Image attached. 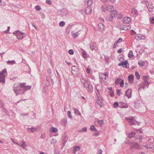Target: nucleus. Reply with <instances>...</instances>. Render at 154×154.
<instances>
[{
	"label": "nucleus",
	"mask_w": 154,
	"mask_h": 154,
	"mask_svg": "<svg viewBox=\"0 0 154 154\" xmlns=\"http://www.w3.org/2000/svg\"><path fill=\"white\" fill-rule=\"evenodd\" d=\"M79 34V33H78V32H76L75 33L73 34V38H76L78 35Z\"/></svg>",
	"instance_id": "45"
},
{
	"label": "nucleus",
	"mask_w": 154,
	"mask_h": 154,
	"mask_svg": "<svg viewBox=\"0 0 154 154\" xmlns=\"http://www.w3.org/2000/svg\"><path fill=\"white\" fill-rule=\"evenodd\" d=\"M85 87L87 89V90L90 91L91 92L93 91V87L92 85L90 84L89 82L86 85H84Z\"/></svg>",
	"instance_id": "9"
},
{
	"label": "nucleus",
	"mask_w": 154,
	"mask_h": 154,
	"mask_svg": "<svg viewBox=\"0 0 154 154\" xmlns=\"http://www.w3.org/2000/svg\"><path fill=\"white\" fill-rule=\"evenodd\" d=\"M131 29V26H126L125 25H124L123 27L122 28V27L120 28L121 29H123L125 30H128L130 29Z\"/></svg>",
	"instance_id": "23"
},
{
	"label": "nucleus",
	"mask_w": 154,
	"mask_h": 154,
	"mask_svg": "<svg viewBox=\"0 0 154 154\" xmlns=\"http://www.w3.org/2000/svg\"><path fill=\"white\" fill-rule=\"evenodd\" d=\"M131 19L130 17H125L123 18V22L125 23L128 24L131 21Z\"/></svg>",
	"instance_id": "12"
},
{
	"label": "nucleus",
	"mask_w": 154,
	"mask_h": 154,
	"mask_svg": "<svg viewBox=\"0 0 154 154\" xmlns=\"http://www.w3.org/2000/svg\"><path fill=\"white\" fill-rule=\"evenodd\" d=\"M7 63L9 65H13L15 64L16 62L15 60H13L11 61L8 60L7 61Z\"/></svg>",
	"instance_id": "25"
},
{
	"label": "nucleus",
	"mask_w": 154,
	"mask_h": 154,
	"mask_svg": "<svg viewBox=\"0 0 154 154\" xmlns=\"http://www.w3.org/2000/svg\"><path fill=\"white\" fill-rule=\"evenodd\" d=\"M56 141L54 139H52L50 141V142L51 144H54L56 143Z\"/></svg>",
	"instance_id": "50"
},
{
	"label": "nucleus",
	"mask_w": 154,
	"mask_h": 154,
	"mask_svg": "<svg viewBox=\"0 0 154 154\" xmlns=\"http://www.w3.org/2000/svg\"><path fill=\"white\" fill-rule=\"evenodd\" d=\"M67 115H68V116L69 118H70L71 119L72 118V116L71 114V112L70 111H68V112H67Z\"/></svg>",
	"instance_id": "44"
},
{
	"label": "nucleus",
	"mask_w": 154,
	"mask_h": 154,
	"mask_svg": "<svg viewBox=\"0 0 154 154\" xmlns=\"http://www.w3.org/2000/svg\"><path fill=\"white\" fill-rule=\"evenodd\" d=\"M114 92L112 91H110V96L111 97H113L114 96Z\"/></svg>",
	"instance_id": "61"
},
{
	"label": "nucleus",
	"mask_w": 154,
	"mask_h": 154,
	"mask_svg": "<svg viewBox=\"0 0 154 154\" xmlns=\"http://www.w3.org/2000/svg\"><path fill=\"white\" fill-rule=\"evenodd\" d=\"M122 40H123V39L122 38H119L118 39L117 41L119 43V42H122Z\"/></svg>",
	"instance_id": "63"
},
{
	"label": "nucleus",
	"mask_w": 154,
	"mask_h": 154,
	"mask_svg": "<svg viewBox=\"0 0 154 154\" xmlns=\"http://www.w3.org/2000/svg\"><path fill=\"white\" fill-rule=\"evenodd\" d=\"M72 73L73 75H78L80 73V71L79 69L75 66L72 67Z\"/></svg>",
	"instance_id": "6"
},
{
	"label": "nucleus",
	"mask_w": 154,
	"mask_h": 154,
	"mask_svg": "<svg viewBox=\"0 0 154 154\" xmlns=\"http://www.w3.org/2000/svg\"><path fill=\"white\" fill-rule=\"evenodd\" d=\"M80 149V147L79 146H75L74 148V150H73V153H75L76 152L79 151Z\"/></svg>",
	"instance_id": "24"
},
{
	"label": "nucleus",
	"mask_w": 154,
	"mask_h": 154,
	"mask_svg": "<svg viewBox=\"0 0 154 154\" xmlns=\"http://www.w3.org/2000/svg\"><path fill=\"white\" fill-rule=\"evenodd\" d=\"M85 10L86 13L87 14H89L91 13L92 11V8L91 6H87V7L86 8Z\"/></svg>",
	"instance_id": "17"
},
{
	"label": "nucleus",
	"mask_w": 154,
	"mask_h": 154,
	"mask_svg": "<svg viewBox=\"0 0 154 154\" xmlns=\"http://www.w3.org/2000/svg\"><path fill=\"white\" fill-rule=\"evenodd\" d=\"M147 140L148 142L151 143L154 142V138L152 137H149Z\"/></svg>",
	"instance_id": "28"
},
{
	"label": "nucleus",
	"mask_w": 154,
	"mask_h": 154,
	"mask_svg": "<svg viewBox=\"0 0 154 154\" xmlns=\"http://www.w3.org/2000/svg\"><path fill=\"white\" fill-rule=\"evenodd\" d=\"M134 79V76L133 75H129L128 77V79L130 83L133 82Z\"/></svg>",
	"instance_id": "18"
},
{
	"label": "nucleus",
	"mask_w": 154,
	"mask_h": 154,
	"mask_svg": "<svg viewBox=\"0 0 154 154\" xmlns=\"http://www.w3.org/2000/svg\"><path fill=\"white\" fill-rule=\"evenodd\" d=\"M130 146L131 150L132 151H133L134 149L138 148L139 146L136 143H131L130 144Z\"/></svg>",
	"instance_id": "8"
},
{
	"label": "nucleus",
	"mask_w": 154,
	"mask_h": 154,
	"mask_svg": "<svg viewBox=\"0 0 154 154\" xmlns=\"http://www.w3.org/2000/svg\"><path fill=\"white\" fill-rule=\"evenodd\" d=\"M35 9L37 11H40L41 10V8L39 5H37L35 7Z\"/></svg>",
	"instance_id": "49"
},
{
	"label": "nucleus",
	"mask_w": 154,
	"mask_h": 154,
	"mask_svg": "<svg viewBox=\"0 0 154 154\" xmlns=\"http://www.w3.org/2000/svg\"><path fill=\"white\" fill-rule=\"evenodd\" d=\"M135 75L136 78L137 79H140V75L139 73L137 72H135Z\"/></svg>",
	"instance_id": "35"
},
{
	"label": "nucleus",
	"mask_w": 154,
	"mask_h": 154,
	"mask_svg": "<svg viewBox=\"0 0 154 154\" xmlns=\"http://www.w3.org/2000/svg\"><path fill=\"white\" fill-rule=\"evenodd\" d=\"M121 91V90L119 89H118L117 90V95L119 96L120 95V94H119V93H120Z\"/></svg>",
	"instance_id": "57"
},
{
	"label": "nucleus",
	"mask_w": 154,
	"mask_h": 154,
	"mask_svg": "<svg viewBox=\"0 0 154 154\" xmlns=\"http://www.w3.org/2000/svg\"><path fill=\"white\" fill-rule=\"evenodd\" d=\"M149 77L148 76L145 75L143 77V79L144 81V82L143 83V88H144L146 87H147L148 88L149 85V83L148 82Z\"/></svg>",
	"instance_id": "5"
},
{
	"label": "nucleus",
	"mask_w": 154,
	"mask_h": 154,
	"mask_svg": "<svg viewBox=\"0 0 154 154\" xmlns=\"http://www.w3.org/2000/svg\"><path fill=\"white\" fill-rule=\"evenodd\" d=\"M65 10L63 9L62 10H60V11L62 13H62L61 14V15H66V14L64 13V11H65Z\"/></svg>",
	"instance_id": "56"
},
{
	"label": "nucleus",
	"mask_w": 154,
	"mask_h": 154,
	"mask_svg": "<svg viewBox=\"0 0 154 154\" xmlns=\"http://www.w3.org/2000/svg\"><path fill=\"white\" fill-rule=\"evenodd\" d=\"M81 82L83 83L84 85H86L88 83H89V82L87 80H86L85 78H83L81 79Z\"/></svg>",
	"instance_id": "30"
},
{
	"label": "nucleus",
	"mask_w": 154,
	"mask_h": 154,
	"mask_svg": "<svg viewBox=\"0 0 154 154\" xmlns=\"http://www.w3.org/2000/svg\"><path fill=\"white\" fill-rule=\"evenodd\" d=\"M100 30H103L104 28V26L102 23H100L98 25Z\"/></svg>",
	"instance_id": "31"
},
{
	"label": "nucleus",
	"mask_w": 154,
	"mask_h": 154,
	"mask_svg": "<svg viewBox=\"0 0 154 154\" xmlns=\"http://www.w3.org/2000/svg\"><path fill=\"white\" fill-rule=\"evenodd\" d=\"M136 34V33L134 30L132 29L131 30V35H135Z\"/></svg>",
	"instance_id": "52"
},
{
	"label": "nucleus",
	"mask_w": 154,
	"mask_h": 154,
	"mask_svg": "<svg viewBox=\"0 0 154 154\" xmlns=\"http://www.w3.org/2000/svg\"><path fill=\"white\" fill-rule=\"evenodd\" d=\"M131 13L132 15L135 17L137 16L138 15L137 11L134 8H132L131 9Z\"/></svg>",
	"instance_id": "15"
},
{
	"label": "nucleus",
	"mask_w": 154,
	"mask_h": 154,
	"mask_svg": "<svg viewBox=\"0 0 154 154\" xmlns=\"http://www.w3.org/2000/svg\"><path fill=\"white\" fill-rule=\"evenodd\" d=\"M119 107L121 108H127L128 107V105L122 102H120Z\"/></svg>",
	"instance_id": "16"
},
{
	"label": "nucleus",
	"mask_w": 154,
	"mask_h": 154,
	"mask_svg": "<svg viewBox=\"0 0 154 154\" xmlns=\"http://www.w3.org/2000/svg\"><path fill=\"white\" fill-rule=\"evenodd\" d=\"M136 135L135 132H131L128 134V137L130 138H133V137L135 139L136 137V136H135Z\"/></svg>",
	"instance_id": "14"
},
{
	"label": "nucleus",
	"mask_w": 154,
	"mask_h": 154,
	"mask_svg": "<svg viewBox=\"0 0 154 154\" xmlns=\"http://www.w3.org/2000/svg\"><path fill=\"white\" fill-rule=\"evenodd\" d=\"M128 57L130 58H131L134 56L133 51L132 50H130L128 54Z\"/></svg>",
	"instance_id": "27"
},
{
	"label": "nucleus",
	"mask_w": 154,
	"mask_h": 154,
	"mask_svg": "<svg viewBox=\"0 0 154 154\" xmlns=\"http://www.w3.org/2000/svg\"><path fill=\"white\" fill-rule=\"evenodd\" d=\"M37 128H28V130H31V132H33L36 131H37Z\"/></svg>",
	"instance_id": "29"
},
{
	"label": "nucleus",
	"mask_w": 154,
	"mask_h": 154,
	"mask_svg": "<svg viewBox=\"0 0 154 154\" xmlns=\"http://www.w3.org/2000/svg\"><path fill=\"white\" fill-rule=\"evenodd\" d=\"M68 53L69 54L72 55L74 54V51L72 49H70L68 51Z\"/></svg>",
	"instance_id": "47"
},
{
	"label": "nucleus",
	"mask_w": 154,
	"mask_h": 154,
	"mask_svg": "<svg viewBox=\"0 0 154 154\" xmlns=\"http://www.w3.org/2000/svg\"><path fill=\"white\" fill-rule=\"evenodd\" d=\"M132 90L131 89H129L125 92V95L127 96L128 98H131L132 97Z\"/></svg>",
	"instance_id": "11"
},
{
	"label": "nucleus",
	"mask_w": 154,
	"mask_h": 154,
	"mask_svg": "<svg viewBox=\"0 0 154 154\" xmlns=\"http://www.w3.org/2000/svg\"><path fill=\"white\" fill-rule=\"evenodd\" d=\"M86 71L88 74H89L90 73V70L89 69L87 68Z\"/></svg>",
	"instance_id": "60"
},
{
	"label": "nucleus",
	"mask_w": 154,
	"mask_h": 154,
	"mask_svg": "<svg viewBox=\"0 0 154 154\" xmlns=\"http://www.w3.org/2000/svg\"><path fill=\"white\" fill-rule=\"evenodd\" d=\"M145 4L146 5L147 8H148V6H149V1L148 0H146L145 1Z\"/></svg>",
	"instance_id": "42"
},
{
	"label": "nucleus",
	"mask_w": 154,
	"mask_h": 154,
	"mask_svg": "<svg viewBox=\"0 0 154 154\" xmlns=\"http://www.w3.org/2000/svg\"><path fill=\"white\" fill-rule=\"evenodd\" d=\"M143 139V137L140 135H138L136 136V137L135 139V140H137L136 142H141L142 140Z\"/></svg>",
	"instance_id": "20"
},
{
	"label": "nucleus",
	"mask_w": 154,
	"mask_h": 154,
	"mask_svg": "<svg viewBox=\"0 0 154 154\" xmlns=\"http://www.w3.org/2000/svg\"><path fill=\"white\" fill-rule=\"evenodd\" d=\"M147 8L149 12H152V11L153 8L152 7H151L149 6H148V8Z\"/></svg>",
	"instance_id": "54"
},
{
	"label": "nucleus",
	"mask_w": 154,
	"mask_h": 154,
	"mask_svg": "<svg viewBox=\"0 0 154 154\" xmlns=\"http://www.w3.org/2000/svg\"><path fill=\"white\" fill-rule=\"evenodd\" d=\"M65 24V23L64 21H61L59 23V25L61 26H63Z\"/></svg>",
	"instance_id": "43"
},
{
	"label": "nucleus",
	"mask_w": 154,
	"mask_h": 154,
	"mask_svg": "<svg viewBox=\"0 0 154 154\" xmlns=\"http://www.w3.org/2000/svg\"><path fill=\"white\" fill-rule=\"evenodd\" d=\"M93 2V0H88L87 2L88 6H91Z\"/></svg>",
	"instance_id": "34"
},
{
	"label": "nucleus",
	"mask_w": 154,
	"mask_h": 154,
	"mask_svg": "<svg viewBox=\"0 0 154 154\" xmlns=\"http://www.w3.org/2000/svg\"><path fill=\"white\" fill-rule=\"evenodd\" d=\"M74 112L75 114H77L78 115L80 116L81 115V114L79 112L78 109L77 108H74Z\"/></svg>",
	"instance_id": "26"
},
{
	"label": "nucleus",
	"mask_w": 154,
	"mask_h": 154,
	"mask_svg": "<svg viewBox=\"0 0 154 154\" xmlns=\"http://www.w3.org/2000/svg\"><path fill=\"white\" fill-rule=\"evenodd\" d=\"M87 131V128L86 127L83 128H82V130H80L79 132L81 131L82 132H86Z\"/></svg>",
	"instance_id": "38"
},
{
	"label": "nucleus",
	"mask_w": 154,
	"mask_h": 154,
	"mask_svg": "<svg viewBox=\"0 0 154 154\" xmlns=\"http://www.w3.org/2000/svg\"><path fill=\"white\" fill-rule=\"evenodd\" d=\"M82 56L84 57L85 58L87 57L86 53L85 52H84V51L82 52Z\"/></svg>",
	"instance_id": "48"
},
{
	"label": "nucleus",
	"mask_w": 154,
	"mask_h": 154,
	"mask_svg": "<svg viewBox=\"0 0 154 154\" xmlns=\"http://www.w3.org/2000/svg\"><path fill=\"white\" fill-rule=\"evenodd\" d=\"M90 129L91 131H95L97 130L96 128L94 125H91L90 128Z\"/></svg>",
	"instance_id": "41"
},
{
	"label": "nucleus",
	"mask_w": 154,
	"mask_h": 154,
	"mask_svg": "<svg viewBox=\"0 0 154 154\" xmlns=\"http://www.w3.org/2000/svg\"><path fill=\"white\" fill-rule=\"evenodd\" d=\"M96 44L94 42H91L90 45V48L91 50H93L96 47Z\"/></svg>",
	"instance_id": "22"
},
{
	"label": "nucleus",
	"mask_w": 154,
	"mask_h": 154,
	"mask_svg": "<svg viewBox=\"0 0 154 154\" xmlns=\"http://www.w3.org/2000/svg\"><path fill=\"white\" fill-rule=\"evenodd\" d=\"M129 63H128V61L126 60L123 62L122 66L123 68H128L129 67Z\"/></svg>",
	"instance_id": "13"
},
{
	"label": "nucleus",
	"mask_w": 154,
	"mask_h": 154,
	"mask_svg": "<svg viewBox=\"0 0 154 154\" xmlns=\"http://www.w3.org/2000/svg\"><path fill=\"white\" fill-rule=\"evenodd\" d=\"M99 76L102 81H104L106 79L107 77L108 78V75L107 72L105 73L100 72L99 73Z\"/></svg>",
	"instance_id": "7"
},
{
	"label": "nucleus",
	"mask_w": 154,
	"mask_h": 154,
	"mask_svg": "<svg viewBox=\"0 0 154 154\" xmlns=\"http://www.w3.org/2000/svg\"><path fill=\"white\" fill-rule=\"evenodd\" d=\"M98 122L100 125H102L103 124V122L102 120H98Z\"/></svg>",
	"instance_id": "58"
},
{
	"label": "nucleus",
	"mask_w": 154,
	"mask_h": 154,
	"mask_svg": "<svg viewBox=\"0 0 154 154\" xmlns=\"http://www.w3.org/2000/svg\"><path fill=\"white\" fill-rule=\"evenodd\" d=\"M2 108V111L5 113L7 114L8 113V111L6 109H5V108H4L3 107Z\"/></svg>",
	"instance_id": "46"
},
{
	"label": "nucleus",
	"mask_w": 154,
	"mask_h": 154,
	"mask_svg": "<svg viewBox=\"0 0 154 154\" xmlns=\"http://www.w3.org/2000/svg\"><path fill=\"white\" fill-rule=\"evenodd\" d=\"M4 105L3 102L1 100H0V107H3L4 106Z\"/></svg>",
	"instance_id": "51"
},
{
	"label": "nucleus",
	"mask_w": 154,
	"mask_h": 154,
	"mask_svg": "<svg viewBox=\"0 0 154 154\" xmlns=\"http://www.w3.org/2000/svg\"><path fill=\"white\" fill-rule=\"evenodd\" d=\"M108 20L109 21L112 22L113 20V17L111 16L108 18Z\"/></svg>",
	"instance_id": "53"
},
{
	"label": "nucleus",
	"mask_w": 154,
	"mask_h": 154,
	"mask_svg": "<svg viewBox=\"0 0 154 154\" xmlns=\"http://www.w3.org/2000/svg\"><path fill=\"white\" fill-rule=\"evenodd\" d=\"M125 119L128 121L129 125H132L135 124L133 118L126 117Z\"/></svg>",
	"instance_id": "10"
},
{
	"label": "nucleus",
	"mask_w": 154,
	"mask_h": 154,
	"mask_svg": "<svg viewBox=\"0 0 154 154\" xmlns=\"http://www.w3.org/2000/svg\"><path fill=\"white\" fill-rule=\"evenodd\" d=\"M13 34L17 36L18 39H22L23 38L25 35L24 32L20 31L18 30L14 32Z\"/></svg>",
	"instance_id": "3"
},
{
	"label": "nucleus",
	"mask_w": 154,
	"mask_h": 154,
	"mask_svg": "<svg viewBox=\"0 0 154 154\" xmlns=\"http://www.w3.org/2000/svg\"><path fill=\"white\" fill-rule=\"evenodd\" d=\"M121 80V78H119L116 79L115 81V83L117 84L119 83L120 81Z\"/></svg>",
	"instance_id": "39"
},
{
	"label": "nucleus",
	"mask_w": 154,
	"mask_h": 154,
	"mask_svg": "<svg viewBox=\"0 0 154 154\" xmlns=\"http://www.w3.org/2000/svg\"><path fill=\"white\" fill-rule=\"evenodd\" d=\"M147 149H149L151 148L152 149H153L154 151V146L150 144L148 145L147 146Z\"/></svg>",
	"instance_id": "33"
},
{
	"label": "nucleus",
	"mask_w": 154,
	"mask_h": 154,
	"mask_svg": "<svg viewBox=\"0 0 154 154\" xmlns=\"http://www.w3.org/2000/svg\"><path fill=\"white\" fill-rule=\"evenodd\" d=\"M51 131L53 133H56L57 131V129L56 128H54V127H52L51 128Z\"/></svg>",
	"instance_id": "32"
},
{
	"label": "nucleus",
	"mask_w": 154,
	"mask_h": 154,
	"mask_svg": "<svg viewBox=\"0 0 154 154\" xmlns=\"http://www.w3.org/2000/svg\"><path fill=\"white\" fill-rule=\"evenodd\" d=\"M141 36H140V35H137L135 37V38L136 40H139L141 39Z\"/></svg>",
	"instance_id": "37"
},
{
	"label": "nucleus",
	"mask_w": 154,
	"mask_h": 154,
	"mask_svg": "<svg viewBox=\"0 0 154 154\" xmlns=\"http://www.w3.org/2000/svg\"><path fill=\"white\" fill-rule=\"evenodd\" d=\"M46 3L49 5H51V1L50 0H46Z\"/></svg>",
	"instance_id": "55"
},
{
	"label": "nucleus",
	"mask_w": 154,
	"mask_h": 154,
	"mask_svg": "<svg viewBox=\"0 0 154 154\" xmlns=\"http://www.w3.org/2000/svg\"><path fill=\"white\" fill-rule=\"evenodd\" d=\"M122 51V49L121 48H120V49H119V50H118L117 51L118 53H121Z\"/></svg>",
	"instance_id": "64"
},
{
	"label": "nucleus",
	"mask_w": 154,
	"mask_h": 154,
	"mask_svg": "<svg viewBox=\"0 0 154 154\" xmlns=\"http://www.w3.org/2000/svg\"><path fill=\"white\" fill-rule=\"evenodd\" d=\"M112 12L110 14V16L113 17H116L117 15V12L116 10H114L112 11Z\"/></svg>",
	"instance_id": "19"
},
{
	"label": "nucleus",
	"mask_w": 154,
	"mask_h": 154,
	"mask_svg": "<svg viewBox=\"0 0 154 154\" xmlns=\"http://www.w3.org/2000/svg\"><path fill=\"white\" fill-rule=\"evenodd\" d=\"M7 74V69L6 68L4 69L0 72V83L4 84L5 83V77Z\"/></svg>",
	"instance_id": "2"
},
{
	"label": "nucleus",
	"mask_w": 154,
	"mask_h": 154,
	"mask_svg": "<svg viewBox=\"0 0 154 154\" xmlns=\"http://www.w3.org/2000/svg\"><path fill=\"white\" fill-rule=\"evenodd\" d=\"M138 64L139 66H143L144 65V62L142 61H139Z\"/></svg>",
	"instance_id": "36"
},
{
	"label": "nucleus",
	"mask_w": 154,
	"mask_h": 154,
	"mask_svg": "<svg viewBox=\"0 0 154 154\" xmlns=\"http://www.w3.org/2000/svg\"><path fill=\"white\" fill-rule=\"evenodd\" d=\"M101 9L102 10L104 11L110 12L113 10L114 8L111 5H104L102 6Z\"/></svg>",
	"instance_id": "4"
},
{
	"label": "nucleus",
	"mask_w": 154,
	"mask_h": 154,
	"mask_svg": "<svg viewBox=\"0 0 154 154\" xmlns=\"http://www.w3.org/2000/svg\"><path fill=\"white\" fill-rule=\"evenodd\" d=\"M119 106V103L117 102H115L114 103L113 106L114 108H116L118 106Z\"/></svg>",
	"instance_id": "40"
},
{
	"label": "nucleus",
	"mask_w": 154,
	"mask_h": 154,
	"mask_svg": "<svg viewBox=\"0 0 154 154\" xmlns=\"http://www.w3.org/2000/svg\"><path fill=\"white\" fill-rule=\"evenodd\" d=\"M102 152V150L101 149H100L98 150L97 154H101Z\"/></svg>",
	"instance_id": "59"
},
{
	"label": "nucleus",
	"mask_w": 154,
	"mask_h": 154,
	"mask_svg": "<svg viewBox=\"0 0 154 154\" xmlns=\"http://www.w3.org/2000/svg\"><path fill=\"white\" fill-rule=\"evenodd\" d=\"M97 103L99 105L101 106L102 103L103 102L102 100L100 99L99 96H97Z\"/></svg>",
	"instance_id": "21"
},
{
	"label": "nucleus",
	"mask_w": 154,
	"mask_h": 154,
	"mask_svg": "<svg viewBox=\"0 0 154 154\" xmlns=\"http://www.w3.org/2000/svg\"><path fill=\"white\" fill-rule=\"evenodd\" d=\"M25 85L24 83H17L14 84L13 90L16 95H19L21 94H24L26 91L31 88V86H26Z\"/></svg>",
	"instance_id": "1"
},
{
	"label": "nucleus",
	"mask_w": 154,
	"mask_h": 154,
	"mask_svg": "<svg viewBox=\"0 0 154 154\" xmlns=\"http://www.w3.org/2000/svg\"><path fill=\"white\" fill-rule=\"evenodd\" d=\"M74 25V24H69L68 26V28H71V27L72 26H73Z\"/></svg>",
	"instance_id": "62"
}]
</instances>
